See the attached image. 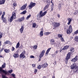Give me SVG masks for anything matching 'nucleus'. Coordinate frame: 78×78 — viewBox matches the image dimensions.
I'll use <instances>...</instances> for the list:
<instances>
[{
  "label": "nucleus",
  "mask_w": 78,
  "mask_h": 78,
  "mask_svg": "<svg viewBox=\"0 0 78 78\" xmlns=\"http://www.w3.org/2000/svg\"><path fill=\"white\" fill-rule=\"evenodd\" d=\"M73 30L72 26V25H70L69 27V29H67L66 30L67 34H70V33H72Z\"/></svg>",
  "instance_id": "obj_1"
},
{
  "label": "nucleus",
  "mask_w": 78,
  "mask_h": 78,
  "mask_svg": "<svg viewBox=\"0 0 78 78\" xmlns=\"http://www.w3.org/2000/svg\"><path fill=\"white\" fill-rule=\"evenodd\" d=\"M25 53H26V51H24L20 55V58H25Z\"/></svg>",
  "instance_id": "obj_2"
},
{
  "label": "nucleus",
  "mask_w": 78,
  "mask_h": 78,
  "mask_svg": "<svg viewBox=\"0 0 78 78\" xmlns=\"http://www.w3.org/2000/svg\"><path fill=\"white\" fill-rule=\"evenodd\" d=\"M47 11H45L44 12H43V13L42 12V11H40L39 13V15L40 16L39 17H44V16H45V15L47 14Z\"/></svg>",
  "instance_id": "obj_3"
},
{
  "label": "nucleus",
  "mask_w": 78,
  "mask_h": 78,
  "mask_svg": "<svg viewBox=\"0 0 78 78\" xmlns=\"http://www.w3.org/2000/svg\"><path fill=\"white\" fill-rule=\"evenodd\" d=\"M35 5H36V4L35 3H33V2H31L29 6V9H31L32 8L35 6Z\"/></svg>",
  "instance_id": "obj_4"
},
{
  "label": "nucleus",
  "mask_w": 78,
  "mask_h": 78,
  "mask_svg": "<svg viewBox=\"0 0 78 78\" xmlns=\"http://www.w3.org/2000/svg\"><path fill=\"white\" fill-rule=\"evenodd\" d=\"M71 55V53L70 52H68L67 54V56L66 57V59L67 62L68 61V60L70 58V55Z\"/></svg>",
  "instance_id": "obj_5"
},
{
  "label": "nucleus",
  "mask_w": 78,
  "mask_h": 78,
  "mask_svg": "<svg viewBox=\"0 0 78 78\" xmlns=\"http://www.w3.org/2000/svg\"><path fill=\"white\" fill-rule=\"evenodd\" d=\"M60 25V23L57 22H54L53 23V27L55 28H57V27H59Z\"/></svg>",
  "instance_id": "obj_6"
},
{
  "label": "nucleus",
  "mask_w": 78,
  "mask_h": 78,
  "mask_svg": "<svg viewBox=\"0 0 78 78\" xmlns=\"http://www.w3.org/2000/svg\"><path fill=\"white\" fill-rule=\"evenodd\" d=\"M45 52V50H43L42 51L41 53L39 55L40 58H42V57H43L44 55Z\"/></svg>",
  "instance_id": "obj_7"
},
{
  "label": "nucleus",
  "mask_w": 78,
  "mask_h": 78,
  "mask_svg": "<svg viewBox=\"0 0 78 78\" xmlns=\"http://www.w3.org/2000/svg\"><path fill=\"white\" fill-rule=\"evenodd\" d=\"M78 60V56L76 55L75 58H73L71 60L72 62H75Z\"/></svg>",
  "instance_id": "obj_8"
},
{
  "label": "nucleus",
  "mask_w": 78,
  "mask_h": 78,
  "mask_svg": "<svg viewBox=\"0 0 78 78\" xmlns=\"http://www.w3.org/2000/svg\"><path fill=\"white\" fill-rule=\"evenodd\" d=\"M27 6V4H25L23 5L21 8V10H24L25 9H26Z\"/></svg>",
  "instance_id": "obj_9"
},
{
  "label": "nucleus",
  "mask_w": 78,
  "mask_h": 78,
  "mask_svg": "<svg viewBox=\"0 0 78 78\" xmlns=\"http://www.w3.org/2000/svg\"><path fill=\"white\" fill-rule=\"evenodd\" d=\"M77 65H76V64H73V65H72L71 66V69H74L75 70V68H76V67Z\"/></svg>",
  "instance_id": "obj_10"
},
{
  "label": "nucleus",
  "mask_w": 78,
  "mask_h": 78,
  "mask_svg": "<svg viewBox=\"0 0 78 78\" xmlns=\"http://www.w3.org/2000/svg\"><path fill=\"white\" fill-rule=\"evenodd\" d=\"M16 12L15 11L13 12H12V17H14V19H16Z\"/></svg>",
  "instance_id": "obj_11"
},
{
  "label": "nucleus",
  "mask_w": 78,
  "mask_h": 78,
  "mask_svg": "<svg viewBox=\"0 0 78 78\" xmlns=\"http://www.w3.org/2000/svg\"><path fill=\"white\" fill-rule=\"evenodd\" d=\"M47 66H48V64L47 63H45L44 64L42 65V66L43 69H44V68H45V67H47Z\"/></svg>",
  "instance_id": "obj_12"
},
{
  "label": "nucleus",
  "mask_w": 78,
  "mask_h": 78,
  "mask_svg": "<svg viewBox=\"0 0 78 78\" xmlns=\"http://www.w3.org/2000/svg\"><path fill=\"white\" fill-rule=\"evenodd\" d=\"M13 56L14 58H19V55L18 53H16V52H15L13 55Z\"/></svg>",
  "instance_id": "obj_13"
},
{
  "label": "nucleus",
  "mask_w": 78,
  "mask_h": 78,
  "mask_svg": "<svg viewBox=\"0 0 78 78\" xmlns=\"http://www.w3.org/2000/svg\"><path fill=\"white\" fill-rule=\"evenodd\" d=\"M0 72L4 73L5 74H6L8 73V72L6 71H5V70L2 69H0Z\"/></svg>",
  "instance_id": "obj_14"
},
{
  "label": "nucleus",
  "mask_w": 78,
  "mask_h": 78,
  "mask_svg": "<svg viewBox=\"0 0 78 78\" xmlns=\"http://www.w3.org/2000/svg\"><path fill=\"white\" fill-rule=\"evenodd\" d=\"M69 48V46L66 45L64 47L62 50H67Z\"/></svg>",
  "instance_id": "obj_15"
},
{
  "label": "nucleus",
  "mask_w": 78,
  "mask_h": 78,
  "mask_svg": "<svg viewBox=\"0 0 78 78\" xmlns=\"http://www.w3.org/2000/svg\"><path fill=\"white\" fill-rule=\"evenodd\" d=\"M68 22L67 23V24L69 25L70 24L71 22H72V19H71L70 18H69L68 19Z\"/></svg>",
  "instance_id": "obj_16"
},
{
  "label": "nucleus",
  "mask_w": 78,
  "mask_h": 78,
  "mask_svg": "<svg viewBox=\"0 0 78 78\" xmlns=\"http://www.w3.org/2000/svg\"><path fill=\"white\" fill-rule=\"evenodd\" d=\"M23 26H21V28L20 29V31L21 33H23Z\"/></svg>",
  "instance_id": "obj_17"
},
{
  "label": "nucleus",
  "mask_w": 78,
  "mask_h": 78,
  "mask_svg": "<svg viewBox=\"0 0 78 78\" xmlns=\"http://www.w3.org/2000/svg\"><path fill=\"white\" fill-rule=\"evenodd\" d=\"M51 49V48H50L48 49L46 52L45 55H48V53H49V52L50 51Z\"/></svg>",
  "instance_id": "obj_18"
},
{
  "label": "nucleus",
  "mask_w": 78,
  "mask_h": 78,
  "mask_svg": "<svg viewBox=\"0 0 78 78\" xmlns=\"http://www.w3.org/2000/svg\"><path fill=\"white\" fill-rule=\"evenodd\" d=\"M1 18L2 20L3 21V22L4 23H6V22H7V20H6V19L5 18Z\"/></svg>",
  "instance_id": "obj_19"
},
{
  "label": "nucleus",
  "mask_w": 78,
  "mask_h": 78,
  "mask_svg": "<svg viewBox=\"0 0 78 78\" xmlns=\"http://www.w3.org/2000/svg\"><path fill=\"white\" fill-rule=\"evenodd\" d=\"M13 19H14V17L11 16L10 18L9 22H12V20H13Z\"/></svg>",
  "instance_id": "obj_20"
},
{
  "label": "nucleus",
  "mask_w": 78,
  "mask_h": 78,
  "mask_svg": "<svg viewBox=\"0 0 78 78\" xmlns=\"http://www.w3.org/2000/svg\"><path fill=\"white\" fill-rule=\"evenodd\" d=\"M5 0H2L1 1H0V5L4 4V3H5Z\"/></svg>",
  "instance_id": "obj_21"
},
{
  "label": "nucleus",
  "mask_w": 78,
  "mask_h": 78,
  "mask_svg": "<svg viewBox=\"0 0 78 78\" xmlns=\"http://www.w3.org/2000/svg\"><path fill=\"white\" fill-rule=\"evenodd\" d=\"M19 47H20V43L19 42H18L17 44L16 48H19Z\"/></svg>",
  "instance_id": "obj_22"
},
{
  "label": "nucleus",
  "mask_w": 78,
  "mask_h": 78,
  "mask_svg": "<svg viewBox=\"0 0 78 78\" xmlns=\"http://www.w3.org/2000/svg\"><path fill=\"white\" fill-rule=\"evenodd\" d=\"M18 20L19 22H22V21L24 20V17H22L20 19H18Z\"/></svg>",
  "instance_id": "obj_23"
},
{
  "label": "nucleus",
  "mask_w": 78,
  "mask_h": 78,
  "mask_svg": "<svg viewBox=\"0 0 78 78\" xmlns=\"http://www.w3.org/2000/svg\"><path fill=\"white\" fill-rule=\"evenodd\" d=\"M4 43L5 44H9V45L11 44V43H10V41H5Z\"/></svg>",
  "instance_id": "obj_24"
},
{
  "label": "nucleus",
  "mask_w": 78,
  "mask_h": 78,
  "mask_svg": "<svg viewBox=\"0 0 78 78\" xmlns=\"http://www.w3.org/2000/svg\"><path fill=\"white\" fill-rule=\"evenodd\" d=\"M75 72H78V66H77L75 69H74Z\"/></svg>",
  "instance_id": "obj_25"
},
{
  "label": "nucleus",
  "mask_w": 78,
  "mask_h": 78,
  "mask_svg": "<svg viewBox=\"0 0 78 78\" xmlns=\"http://www.w3.org/2000/svg\"><path fill=\"white\" fill-rule=\"evenodd\" d=\"M4 51L5 52V53H9V49H4Z\"/></svg>",
  "instance_id": "obj_26"
},
{
  "label": "nucleus",
  "mask_w": 78,
  "mask_h": 78,
  "mask_svg": "<svg viewBox=\"0 0 78 78\" xmlns=\"http://www.w3.org/2000/svg\"><path fill=\"white\" fill-rule=\"evenodd\" d=\"M36 23H32V27L33 28H36Z\"/></svg>",
  "instance_id": "obj_27"
},
{
  "label": "nucleus",
  "mask_w": 78,
  "mask_h": 78,
  "mask_svg": "<svg viewBox=\"0 0 78 78\" xmlns=\"http://www.w3.org/2000/svg\"><path fill=\"white\" fill-rule=\"evenodd\" d=\"M5 12H3L1 18L3 19V18H4V16H5Z\"/></svg>",
  "instance_id": "obj_28"
},
{
  "label": "nucleus",
  "mask_w": 78,
  "mask_h": 78,
  "mask_svg": "<svg viewBox=\"0 0 78 78\" xmlns=\"http://www.w3.org/2000/svg\"><path fill=\"white\" fill-rule=\"evenodd\" d=\"M27 11H24L21 13V14H25L27 12Z\"/></svg>",
  "instance_id": "obj_29"
},
{
  "label": "nucleus",
  "mask_w": 78,
  "mask_h": 78,
  "mask_svg": "<svg viewBox=\"0 0 78 78\" xmlns=\"http://www.w3.org/2000/svg\"><path fill=\"white\" fill-rule=\"evenodd\" d=\"M75 41L76 42H78V37L77 36H76L75 37Z\"/></svg>",
  "instance_id": "obj_30"
},
{
  "label": "nucleus",
  "mask_w": 78,
  "mask_h": 78,
  "mask_svg": "<svg viewBox=\"0 0 78 78\" xmlns=\"http://www.w3.org/2000/svg\"><path fill=\"white\" fill-rule=\"evenodd\" d=\"M53 42H55V40L53 39H51L50 41V43L51 44H52V43H53Z\"/></svg>",
  "instance_id": "obj_31"
},
{
  "label": "nucleus",
  "mask_w": 78,
  "mask_h": 78,
  "mask_svg": "<svg viewBox=\"0 0 78 78\" xmlns=\"http://www.w3.org/2000/svg\"><path fill=\"white\" fill-rule=\"evenodd\" d=\"M58 37L59 38H61V37H62V34H58Z\"/></svg>",
  "instance_id": "obj_32"
},
{
  "label": "nucleus",
  "mask_w": 78,
  "mask_h": 78,
  "mask_svg": "<svg viewBox=\"0 0 78 78\" xmlns=\"http://www.w3.org/2000/svg\"><path fill=\"white\" fill-rule=\"evenodd\" d=\"M31 15H29L27 16V17L26 19V20H28V19L29 18H30V17H31Z\"/></svg>",
  "instance_id": "obj_33"
},
{
  "label": "nucleus",
  "mask_w": 78,
  "mask_h": 78,
  "mask_svg": "<svg viewBox=\"0 0 78 78\" xmlns=\"http://www.w3.org/2000/svg\"><path fill=\"white\" fill-rule=\"evenodd\" d=\"M37 68L38 69H41L42 68V67H41V66L39 65L38 66Z\"/></svg>",
  "instance_id": "obj_34"
},
{
  "label": "nucleus",
  "mask_w": 78,
  "mask_h": 78,
  "mask_svg": "<svg viewBox=\"0 0 78 78\" xmlns=\"http://www.w3.org/2000/svg\"><path fill=\"white\" fill-rule=\"evenodd\" d=\"M37 45H34L33 47L34 49H37Z\"/></svg>",
  "instance_id": "obj_35"
},
{
  "label": "nucleus",
  "mask_w": 78,
  "mask_h": 78,
  "mask_svg": "<svg viewBox=\"0 0 78 78\" xmlns=\"http://www.w3.org/2000/svg\"><path fill=\"white\" fill-rule=\"evenodd\" d=\"M40 34L41 36H43V31H41L40 33Z\"/></svg>",
  "instance_id": "obj_36"
},
{
  "label": "nucleus",
  "mask_w": 78,
  "mask_h": 78,
  "mask_svg": "<svg viewBox=\"0 0 78 78\" xmlns=\"http://www.w3.org/2000/svg\"><path fill=\"white\" fill-rule=\"evenodd\" d=\"M74 34H78V30L74 32Z\"/></svg>",
  "instance_id": "obj_37"
},
{
  "label": "nucleus",
  "mask_w": 78,
  "mask_h": 78,
  "mask_svg": "<svg viewBox=\"0 0 78 78\" xmlns=\"http://www.w3.org/2000/svg\"><path fill=\"white\" fill-rule=\"evenodd\" d=\"M3 36V34H2L1 32H0V39H1L2 37Z\"/></svg>",
  "instance_id": "obj_38"
},
{
  "label": "nucleus",
  "mask_w": 78,
  "mask_h": 78,
  "mask_svg": "<svg viewBox=\"0 0 78 78\" xmlns=\"http://www.w3.org/2000/svg\"><path fill=\"white\" fill-rule=\"evenodd\" d=\"M60 40L61 41H62V42H64V38H63V37H62L60 38Z\"/></svg>",
  "instance_id": "obj_39"
},
{
  "label": "nucleus",
  "mask_w": 78,
  "mask_h": 78,
  "mask_svg": "<svg viewBox=\"0 0 78 78\" xmlns=\"http://www.w3.org/2000/svg\"><path fill=\"white\" fill-rule=\"evenodd\" d=\"M46 3L48 5H50V2H48V1L46 0Z\"/></svg>",
  "instance_id": "obj_40"
},
{
  "label": "nucleus",
  "mask_w": 78,
  "mask_h": 78,
  "mask_svg": "<svg viewBox=\"0 0 78 78\" xmlns=\"http://www.w3.org/2000/svg\"><path fill=\"white\" fill-rule=\"evenodd\" d=\"M73 50H74V48H72L70 50V51H73Z\"/></svg>",
  "instance_id": "obj_41"
},
{
  "label": "nucleus",
  "mask_w": 78,
  "mask_h": 78,
  "mask_svg": "<svg viewBox=\"0 0 78 78\" xmlns=\"http://www.w3.org/2000/svg\"><path fill=\"white\" fill-rule=\"evenodd\" d=\"M5 66H6V64L5 63L3 64V65H2V67L3 68H5Z\"/></svg>",
  "instance_id": "obj_42"
},
{
  "label": "nucleus",
  "mask_w": 78,
  "mask_h": 78,
  "mask_svg": "<svg viewBox=\"0 0 78 78\" xmlns=\"http://www.w3.org/2000/svg\"><path fill=\"white\" fill-rule=\"evenodd\" d=\"M13 7H16V6H17V4L16 3H14L13 4Z\"/></svg>",
  "instance_id": "obj_43"
},
{
  "label": "nucleus",
  "mask_w": 78,
  "mask_h": 78,
  "mask_svg": "<svg viewBox=\"0 0 78 78\" xmlns=\"http://www.w3.org/2000/svg\"><path fill=\"white\" fill-rule=\"evenodd\" d=\"M12 51L15 50V48H14V47H12Z\"/></svg>",
  "instance_id": "obj_44"
},
{
  "label": "nucleus",
  "mask_w": 78,
  "mask_h": 78,
  "mask_svg": "<svg viewBox=\"0 0 78 78\" xmlns=\"http://www.w3.org/2000/svg\"><path fill=\"white\" fill-rule=\"evenodd\" d=\"M45 34L46 36H47L48 35V34H50V33L49 32H46L45 33Z\"/></svg>",
  "instance_id": "obj_45"
},
{
  "label": "nucleus",
  "mask_w": 78,
  "mask_h": 78,
  "mask_svg": "<svg viewBox=\"0 0 78 78\" xmlns=\"http://www.w3.org/2000/svg\"><path fill=\"white\" fill-rule=\"evenodd\" d=\"M9 73H12V70H10L9 71Z\"/></svg>",
  "instance_id": "obj_46"
},
{
  "label": "nucleus",
  "mask_w": 78,
  "mask_h": 78,
  "mask_svg": "<svg viewBox=\"0 0 78 78\" xmlns=\"http://www.w3.org/2000/svg\"><path fill=\"white\" fill-rule=\"evenodd\" d=\"M30 58H34V56L33 55H31L30 56Z\"/></svg>",
  "instance_id": "obj_47"
},
{
  "label": "nucleus",
  "mask_w": 78,
  "mask_h": 78,
  "mask_svg": "<svg viewBox=\"0 0 78 78\" xmlns=\"http://www.w3.org/2000/svg\"><path fill=\"white\" fill-rule=\"evenodd\" d=\"M49 6V5H47L46 6H45V7L46 9H47V8H48V7H49V6Z\"/></svg>",
  "instance_id": "obj_48"
},
{
  "label": "nucleus",
  "mask_w": 78,
  "mask_h": 78,
  "mask_svg": "<svg viewBox=\"0 0 78 78\" xmlns=\"http://www.w3.org/2000/svg\"><path fill=\"white\" fill-rule=\"evenodd\" d=\"M32 66L33 67H34H34H35V66H36V65L34 64H33L32 65Z\"/></svg>",
  "instance_id": "obj_49"
},
{
  "label": "nucleus",
  "mask_w": 78,
  "mask_h": 78,
  "mask_svg": "<svg viewBox=\"0 0 78 78\" xmlns=\"http://www.w3.org/2000/svg\"><path fill=\"white\" fill-rule=\"evenodd\" d=\"M3 48L1 49L0 50V52H2L3 50Z\"/></svg>",
  "instance_id": "obj_50"
},
{
  "label": "nucleus",
  "mask_w": 78,
  "mask_h": 78,
  "mask_svg": "<svg viewBox=\"0 0 78 78\" xmlns=\"http://www.w3.org/2000/svg\"><path fill=\"white\" fill-rule=\"evenodd\" d=\"M3 78H8L7 77H6V76H5L2 75V76Z\"/></svg>",
  "instance_id": "obj_51"
},
{
  "label": "nucleus",
  "mask_w": 78,
  "mask_h": 78,
  "mask_svg": "<svg viewBox=\"0 0 78 78\" xmlns=\"http://www.w3.org/2000/svg\"><path fill=\"white\" fill-rule=\"evenodd\" d=\"M57 16L58 18H59L60 17V15L59 14H58Z\"/></svg>",
  "instance_id": "obj_52"
},
{
  "label": "nucleus",
  "mask_w": 78,
  "mask_h": 78,
  "mask_svg": "<svg viewBox=\"0 0 78 78\" xmlns=\"http://www.w3.org/2000/svg\"><path fill=\"white\" fill-rule=\"evenodd\" d=\"M37 69H35L34 70V73H37Z\"/></svg>",
  "instance_id": "obj_53"
},
{
  "label": "nucleus",
  "mask_w": 78,
  "mask_h": 78,
  "mask_svg": "<svg viewBox=\"0 0 78 78\" xmlns=\"http://www.w3.org/2000/svg\"><path fill=\"white\" fill-rule=\"evenodd\" d=\"M11 75L13 77H15V74H11Z\"/></svg>",
  "instance_id": "obj_54"
},
{
  "label": "nucleus",
  "mask_w": 78,
  "mask_h": 78,
  "mask_svg": "<svg viewBox=\"0 0 78 78\" xmlns=\"http://www.w3.org/2000/svg\"><path fill=\"white\" fill-rule=\"evenodd\" d=\"M2 14V11H0V16Z\"/></svg>",
  "instance_id": "obj_55"
},
{
  "label": "nucleus",
  "mask_w": 78,
  "mask_h": 78,
  "mask_svg": "<svg viewBox=\"0 0 78 78\" xmlns=\"http://www.w3.org/2000/svg\"><path fill=\"white\" fill-rule=\"evenodd\" d=\"M58 52H59V51L58 50L56 51H55L56 53H58Z\"/></svg>",
  "instance_id": "obj_56"
},
{
  "label": "nucleus",
  "mask_w": 78,
  "mask_h": 78,
  "mask_svg": "<svg viewBox=\"0 0 78 78\" xmlns=\"http://www.w3.org/2000/svg\"><path fill=\"white\" fill-rule=\"evenodd\" d=\"M75 14L76 15H77V14H78V13L77 12V11L75 12Z\"/></svg>",
  "instance_id": "obj_57"
},
{
  "label": "nucleus",
  "mask_w": 78,
  "mask_h": 78,
  "mask_svg": "<svg viewBox=\"0 0 78 78\" xmlns=\"http://www.w3.org/2000/svg\"><path fill=\"white\" fill-rule=\"evenodd\" d=\"M46 9H47L45 7H44L43 9V11H45V10H46Z\"/></svg>",
  "instance_id": "obj_58"
},
{
  "label": "nucleus",
  "mask_w": 78,
  "mask_h": 78,
  "mask_svg": "<svg viewBox=\"0 0 78 78\" xmlns=\"http://www.w3.org/2000/svg\"><path fill=\"white\" fill-rule=\"evenodd\" d=\"M51 3H52V4L53 5H54V4L53 3V1H51Z\"/></svg>",
  "instance_id": "obj_59"
},
{
  "label": "nucleus",
  "mask_w": 78,
  "mask_h": 78,
  "mask_svg": "<svg viewBox=\"0 0 78 78\" xmlns=\"http://www.w3.org/2000/svg\"><path fill=\"white\" fill-rule=\"evenodd\" d=\"M2 45V41L0 42V47Z\"/></svg>",
  "instance_id": "obj_60"
},
{
  "label": "nucleus",
  "mask_w": 78,
  "mask_h": 78,
  "mask_svg": "<svg viewBox=\"0 0 78 78\" xmlns=\"http://www.w3.org/2000/svg\"><path fill=\"white\" fill-rule=\"evenodd\" d=\"M52 78H55V76H52Z\"/></svg>",
  "instance_id": "obj_61"
},
{
  "label": "nucleus",
  "mask_w": 78,
  "mask_h": 78,
  "mask_svg": "<svg viewBox=\"0 0 78 78\" xmlns=\"http://www.w3.org/2000/svg\"><path fill=\"white\" fill-rule=\"evenodd\" d=\"M0 58H2V56L0 55Z\"/></svg>",
  "instance_id": "obj_62"
},
{
  "label": "nucleus",
  "mask_w": 78,
  "mask_h": 78,
  "mask_svg": "<svg viewBox=\"0 0 78 78\" xmlns=\"http://www.w3.org/2000/svg\"><path fill=\"white\" fill-rule=\"evenodd\" d=\"M0 48H1L0 47Z\"/></svg>",
  "instance_id": "obj_63"
},
{
  "label": "nucleus",
  "mask_w": 78,
  "mask_h": 78,
  "mask_svg": "<svg viewBox=\"0 0 78 78\" xmlns=\"http://www.w3.org/2000/svg\"><path fill=\"white\" fill-rule=\"evenodd\" d=\"M1 0H0V1H1Z\"/></svg>",
  "instance_id": "obj_64"
}]
</instances>
